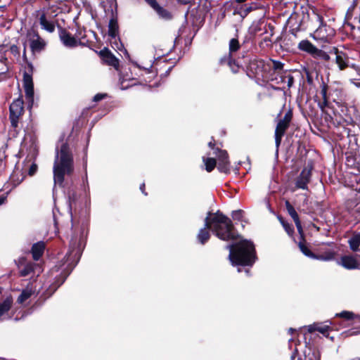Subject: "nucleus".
<instances>
[{"mask_svg":"<svg viewBox=\"0 0 360 360\" xmlns=\"http://www.w3.org/2000/svg\"><path fill=\"white\" fill-rule=\"evenodd\" d=\"M291 118H292V114L290 112H288L285 115L284 117L281 120L286 122L288 124H290Z\"/></svg>","mask_w":360,"mask_h":360,"instance_id":"c9c22d12","label":"nucleus"},{"mask_svg":"<svg viewBox=\"0 0 360 360\" xmlns=\"http://www.w3.org/2000/svg\"><path fill=\"white\" fill-rule=\"evenodd\" d=\"M157 13L158 16L164 20H169L172 18L171 13L167 9L164 8L157 2L156 0H145Z\"/></svg>","mask_w":360,"mask_h":360,"instance_id":"f8f14e48","label":"nucleus"},{"mask_svg":"<svg viewBox=\"0 0 360 360\" xmlns=\"http://www.w3.org/2000/svg\"><path fill=\"white\" fill-rule=\"evenodd\" d=\"M314 57H321L322 58H323L324 60H329L330 58V56L325 52L322 51L321 50V53L320 54H316V56Z\"/></svg>","mask_w":360,"mask_h":360,"instance_id":"e433bc0d","label":"nucleus"},{"mask_svg":"<svg viewBox=\"0 0 360 360\" xmlns=\"http://www.w3.org/2000/svg\"><path fill=\"white\" fill-rule=\"evenodd\" d=\"M33 291L31 288H27L23 290L20 295H19L17 302L19 304H23L26 302V301L31 297Z\"/></svg>","mask_w":360,"mask_h":360,"instance_id":"a878e982","label":"nucleus"},{"mask_svg":"<svg viewBox=\"0 0 360 360\" xmlns=\"http://www.w3.org/2000/svg\"><path fill=\"white\" fill-rule=\"evenodd\" d=\"M335 62L338 65L340 70H342L347 67V61L345 55L342 52L338 51V49H335Z\"/></svg>","mask_w":360,"mask_h":360,"instance_id":"412c9836","label":"nucleus"},{"mask_svg":"<svg viewBox=\"0 0 360 360\" xmlns=\"http://www.w3.org/2000/svg\"><path fill=\"white\" fill-rule=\"evenodd\" d=\"M348 244L351 250L353 252L359 251L360 247V233H354L348 240Z\"/></svg>","mask_w":360,"mask_h":360,"instance_id":"6ab92c4d","label":"nucleus"},{"mask_svg":"<svg viewBox=\"0 0 360 360\" xmlns=\"http://www.w3.org/2000/svg\"><path fill=\"white\" fill-rule=\"evenodd\" d=\"M75 256H77V260H79V257H80V252L79 250L77 251V252L75 253Z\"/></svg>","mask_w":360,"mask_h":360,"instance_id":"a18cd8bd","label":"nucleus"},{"mask_svg":"<svg viewBox=\"0 0 360 360\" xmlns=\"http://www.w3.org/2000/svg\"><path fill=\"white\" fill-rule=\"evenodd\" d=\"M12 304L13 299L11 297H8L0 302V321L9 319L11 317L10 311Z\"/></svg>","mask_w":360,"mask_h":360,"instance_id":"9b49d317","label":"nucleus"},{"mask_svg":"<svg viewBox=\"0 0 360 360\" xmlns=\"http://www.w3.org/2000/svg\"><path fill=\"white\" fill-rule=\"evenodd\" d=\"M229 250V259L233 265L252 266L256 259L253 243L246 240L235 245H226Z\"/></svg>","mask_w":360,"mask_h":360,"instance_id":"7ed1b4c3","label":"nucleus"},{"mask_svg":"<svg viewBox=\"0 0 360 360\" xmlns=\"http://www.w3.org/2000/svg\"><path fill=\"white\" fill-rule=\"evenodd\" d=\"M352 84H353L357 88H360V82H356L355 79H350Z\"/></svg>","mask_w":360,"mask_h":360,"instance_id":"37998d69","label":"nucleus"},{"mask_svg":"<svg viewBox=\"0 0 360 360\" xmlns=\"http://www.w3.org/2000/svg\"><path fill=\"white\" fill-rule=\"evenodd\" d=\"M293 331H294V329H292V328H290L289 329V333H292Z\"/></svg>","mask_w":360,"mask_h":360,"instance_id":"864d4df0","label":"nucleus"},{"mask_svg":"<svg viewBox=\"0 0 360 360\" xmlns=\"http://www.w3.org/2000/svg\"><path fill=\"white\" fill-rule=\"evenodd\" d=\"M25 176H23L21 179H20L18 181V184H20V182L22 181V180L24 179Z\"/></svg>","mask_w":360,"mask_h":360,"instance_id":"603ef678","label":"nucleus"},{"mask_svg":"<svg viewBox=\"0 0 360 360\" xmlns=\"http://www.w3.org/2000/svg\"><path fill=\"white\" fill-rule=\"evenodd\" d=\"M105 61L109 65L115 68H117L119 66V60L117 58H115L112 53H108L105 56Z\"/></svg>","mask_w":360,"mask_h":360,"instance_id":"c756f323","label":"nucleus"},{"mask_svg":"<svg viewBox=\"0 0 360 360\" xmlns=\"http://www.w3.org/2000/svg\"><path fill=\"white\" fill-rule=\"evenodd\" d=\"M300 251L307 257L315 259L316 255H314L311 250L302 242H300L298 244Z\"/></svg>","mask_w":360,"mask_h":360,"instance_id":"7c9ffc66","label":"nucleus"},{"mask_svg":"<svg viewBox=\"0 0 360 360\" xmlns=\"http://www.w3.org/2000/svg\"><path fill=\"white\" fill-rule=\"evenodd\" d=\"M240 48V44L237 39H231L229 41V53L225 56L232 57L233 54Z\"/></svg>","mask_w":360,"mask_h":360,"instance_id":"cd10ccee","label":"nucleus"},{"mask_svg":"<svg viewBox=\"0 0 360 360\" xmlns=\"http://www.w3.org/2000/svg\"><path fill=\"white\" fill-rule=\"evenodd\" d=\"M232 217L235 220H240V219L242 218V211L241 210L233 211Z\"/></svg>","mask_w":360,"mask_h":360,"instance_id":"72a5a7b5","label":"nucleus"},{"mask_svg":"<svg viewBox=\"0 0 360 360\" xmlns=\"http://www.w3.org/2000/svg\"><path fill=\"white\" fill-rule=\"evenodd\" d=\"M203 162L205 165V169L210 172H212L214 167H216L217 162L214 158H203Z\"/></svg>","mask_w":360,"mask_h":360,"instance_id":"c85d7f7f","label":"nucleus"},{"mask_svg":"<svg viewBox=\"0 0 360 360\" xmlns=\"http://www.w3.org/2000/svg\"><path fill=\"white\" fill-rule=\"evenodd\" d=\"M209 229L221 240H229L236 238L231 219L219 212L213 214L209 213L205 218V226L200 229L197 236L198 242L202 245L210 239Z\"/></svg>","mask_w":360,"mask_h":360,"instance_id":"f257e3e1","label":"nucleus"},{"mask_svg":"<svg viewBox=\"0 0 360 360\" xmlns=\"http://www.w3.org/2000/svg\"><path fill=\"white\" fill-rule=\"evenodd\" d=\"M245 272H246V274H248V273H249V270H248V269H246V270H245Z\"/></svg>","mask_w":360,"mask_h":360,"instance_id":"6e6d98bb","label":"nucleus"},{"mask_svg":"<svg viewBox=\"0 0 360 360\" xmlns=\"http://www.w3.org/2000/svg\"><path fill=\"white\" fill-rule=\"evenodd\" d=\"M72 254V252H71L70 253V255H68V257H67V261H68V262H69V261H70V255H71Z\"/></svg>","mask_w":360,"mask_h":360,"instance_id":"3c124183","label":"nucleus"},{"mask_svg":"<svg viewBox=\"0 0 360 360\" xmlns=\"http://www.w3.org/2000/svg\"><path fill=\"white\" fill-rule=\"evenodd\" d=\"M70 207H72V202L70 200Z\"/></svg>","mask_w":360,"mask_h":360,"instance_id":"13d9d810","label":"nucleus"},{"mask_svg":"<svg viewBox=\"0 0 360 360\" xmlns=\"http://www.w3.org/2000/svg\"><path fill=\"white\" fill-rule=\"evenodd\" d=\"M238 1H242L243 0H238Z\"/></svg>","mask_w":360,"mask_h":360,"instance_id":"052dcab7","label":"nucleus"},{"mask_svg":"<svg viewBox=\"0 0 360 360\" xmlns=\"http://www.w3.org/2000/svg\"><path fill=\"white\" fill-rule=\"evenodd\" d=\"M283 68V64L278 60H273V68L275 70H282Z\"/></svg>","mask_w":360,"mask_h":360,"instance_id":"f704fd0d","label":"nucleus"},{"mask_svg":"<svg viewBox=\"0 0 360 360\" xmlns=\"http://www.w3.org/2000/svg\"><path fill=\"white\" fill-rule=\"evenodd\" d=\"M337 264L349 270L360 269V262L354 255H344L337 262Z\"/></svg>","mask_w":360,"mask_h":360,"instance_id":"1a4fd4ad","label":"nucleus"},{"mask_svg":"<svg viewBox=\"0 0 360 360\" xmlns=\"http://www.w3.org/2000/svg\"><path fill=\"white\" fill-rule=\"evenodd\" d=\"M350 334L351 335H354V334H356V333L355 332H352Z\"/></svg>","mask_w":360,"mask_h":360,"instance_id":"4d7b16f0","label":"nucleus"},{"mask_svg":"<svg viewBox=\"0 0 360 360\" xmlns=\"http://www.w3.org/2000/svg\"><path fill=\"white\" fill-rule=\"evenodd\" d=\"M74 171L72 154L66 143H63L57 151L53 165V180L55 184L61 186L65 175H70Z\"/></svg>","mask_w":360,"mask_h":360,"instance_id":"f03ea898","label":"nucleus"},{"mask_svg":"<svg viewBox=\"0 0 360 360\" xmlns=\"http://www.w3.org/2000/svg\"><path fill=\"white\" fill-rule=\"evenodd\" d=\"M314 39L320 42H329L333 36V30L326 25H321L311 34Z\"/></svg>","mask_w":360,"mask_h":360,"instance_id":"0eeeda50","label":"nucleus"},{"mask_svg":"<svg viewBox=\"0 0 360 360\" xmlns=\"http://www.w3.org/2000/svg\"><path fill=\"white\" fill-rule=\"evenodd\" d=\"M60 38L65 46L75 47L78 44V41L65 30L61 31Z\"/></svg>","mask_w":360,"mask_h":360,"instance_id":"f3484780","label":"nucleus"},{"mask_svg":"<svg viewBox=\"0 0 360 360\" xmlns=\"http://www.w3.org/2000/svg\"><path fill=\"white\" fill-rule=\"evenodd\" d=\"M351 3V6L349 8V11H353L354 8L356 6L358 0H349Z\"/></svg>","mask_w":360,"mask_h":360,"instance_id":"4c0bfd02","label":"nucleus"},{"mask_svg":"<svg viewBox=\"0 0 360 360\" xmlns=\"http://www.w3.org/2000/svg\"><path fill=\"white\" fill-rule=\"evenodd\" d=\"M289 124L286 122L280 120L276 126L275 130V143L276 147V150L278 151V148L281 145L282 137L284 135L286 129L288 128Z\"/></svg>","mask_w":360,"mask_h":360,"instance_id":"ddd939ff","label":"nucleus"},{"mask_svg":"<svg viewBox=\"0 0 360 360\" xmlns=\"http://www.w3.org/2000/svg\"><path fill=\"white\" fill-rule=\"evenodd\" d=\"M218 160V169L221 172L228 173L229 172V161L228 159V154L226 150L217 149L216 153Z\"/></svg>","mask_w":360,"mask_h":360,"instance_id":"9d476101","label":"nucleus"},{"mask_svg":"<svg viewBox=\"0 0 360 360\" xmlns=\"http://www.w3.org/2000/svg\"><path fill=\"white\" fill-rule=\"evenodd\" d=\"M18 267L20 269V274L22 276H28L31 274V273H34V274L37 273L38 275L41 272V268L38 265L32 262H28L24 265L20 264Z\"/></svg>","mask_w":360,"mask_h":360,"instance_id":"4468645a","label":"nucleus"},{"mask_svg":"<svg viewBox=\"0 0 360 360\" xmlns=\"http://www.w3.org/2000/svg\"><path fill=\"white\" fill-rule=\"evenodd\" d=\"M298 49L311 54L313 56H315L316 54L321 53V50L314 46L308 40H302L298 44Z\"/></svg>","mask_w":360,"mask_h":360,"instance_id":"2eb2a0df","label":"nucleus"},{"mask_svg":"<svg viewBox=\"0 0 360 360\" xmlns=\"http://www.w3.org/2000/svg\"><path fill=\"white\" fill-rule=\"evenodd\" d=\"M7 195H8V193L0 195V205L4 204L5 202L6 201Z\"/></svg>","mask_w":360,"mask_h":360,"instance_id":"a19ab883","label":"nucleus"},{"mask_svg":"<svg viewBox=\"0 0 360 360\" xmlns=\"http://www.w3.org/2000/svg\"><path fill=\"white\" fill-rule=\"evenodd\" d=\"M294 83V78L292 75L288 77V86L290 88Z\"/></svg>","mask_w":360,"mask_h":360,"instance_id":"58836bf2","label":"nucleus"},{"mask_svg":"<svg viewBox=\"0 0 360 360\" xmlns=\"http://www.w3.org/2000/svg\"><path fill=\"white\" fill-rule=\"evenodd\" d=\"M17 172H18V169L16 171H15L14 173L13 174V175H12V178L13 179H14V177H15V176Z\"/></svg>","mask_w":360,"mask_h":360,"instance_id":"8fccbe9b","label":"nucleus"},{"mask_svg":"<svg viewBox=\"0 0 360 360\" xmlns=\"http://www.w3.org/2000/svg\"><path fill=\"white\" fill-rule=\"evenodd\" d=\"M219 63L221 65L227 64L230 67L231 71L234 73L238 72L239 70V66L236 64L235 60L232 58V57L224 56L220 58Z\"/></svg>","mask_w":360,"mask_h":360,"instance_id":"4be33fe9","label":"nucleus"},{"mask_svg":"<svg viewBox=\"0 0 360 360\" xmlns=\"http://www.w3.org/2000/svg\"><path fill=\"white\" fill-rule=\"evenodd\" d=\"M45 248L44 243L43 242H39L33 245L32 248V254L34 260H38L43 255Z\"/></svg>","mask_w":360,"mask_h":360,"instance_id":"aec40b11","label":"nucleus"},{"mask_svg":"<svg viewBox=\"0 0 360 360\" xmlns=\"http://www.w3.org/2000/svg\"><path fill=\"white\" fill-rule=\"evenodd\" d=\"M329 324L314 323L308 326V330L310 333L316 330L326 335L329 330Z\"/></svg>","mask_w":360,"mask_h":360,"instance_id":"b1692460","label":"nucleus"},{"mask_svg":"<svg viewBox=\"0 0 360 360\" xmlns=\"http://www.w3.org/2000/svg\"><path fill=\"white\" fill-rule=\"evenodd\" d=\"M105 97V94H98L94 97V101H98L102 100Z\"/></svg>","mask_w":360,"mask_h":360,"instance_id":"ea45409f","label":"nucleus"},{"mask_svg":"<svg viewBox=\"0 0 360 360\" xmlns=\"http://www.w3.org/2000/svg\"><path fill=\"white\" fill-rule=\"evenodd\" d=\"M208 145H209V146H210V148H213L214 144L212 143V142H211V141H210V142L208 143Z\"/></svg>","mask_w":360,"mask_h":360,"instance_id":"09e8293b","label":"nucleus"},{"mask_svg":"<svg viewBox=\"0 0 360 360\" xmlns=\"http://www.w3.org/2000/svg\"><path fill=\"white\" fill-rule=\"evenodd\" d=\"M37 168H38V167H37V164H35V163L32 162V163L30 165V167H29V169H28V174H29L30 176H33V175H34V174H35V173H36V172H37Z\"/></svg>","mask_w":360,"mask_h":360,"instance_id":"473e14b6","label":"nucleus"},{"mask_svg":"<svg viewBox=\"0 0 360 360\" xmlns=\"http://www.w3.org/2000/svg\"><path fill=\"white\" fill-rule=\"evenodd\" d=\"M337 252L332 250H328L323 253L316 255V259L321 261H332L335 259Z\"/></svg>","mask_w":360,"mask_h":360,"instance_id":"5701e85b","label":"nucleus"},{"mask_svg":"<svg viewBox=\"0 0 360 360\" xmlns=\"http://www.w3.org/2000/svg\"><path fill=\"white\" fill-rule=\"evenodd\" d=\"M356 19L358 20V22L360 24V7H359V14Z\"/></svg>","mask_w":360,"mask_h":360,"instance_id":"49530a36","label":"nucleus"},{"mask_svg":"<svg viewBox=\"0 0 360 360\" xmlns=\"http://www.w3.org/2000/svg\"><path fill=\"white\" fill-rule=\"evenodd\" d=\"M23 87L25 89L26 98L28 102L32 105L34 101V85L32 77L26 72L23 75Z\"/></svg>","mask_w":360,"mask_h":360,"instance_id":"6e6552de","label":"nucleus"},{"mask_svg":"<svg viewBox=\"0 0 360 360\" xmlns=\"http://www.w3.org/2000/svg\"><path fill=\"white\" fill-rule=\"evenodd\" d=\"M250 10V8H247L245 11V14H247L248 12H249Z\"/></svg>","mask_w":360,"mask_h":360,"instance_id":"de8ad7c7","label":"nucleus"},{"mask_svg":"<svg viewBox=\"0 0 360 360\" xmlns=\"http://www.w3.org/2000/svg\"><path fill=\"white\" fill-rule=\"evenodd\" d=\"M0 60H6V58H5L4 56H1V59H0Z\"/></svg>","mask_w":360,"mask_h":360,"instance_id":"5fc2aeb1","label":"nucleus"},{"mask_svg":"<svg viewBox=\"0 0 360 360\" xmlns=\"http://www.w3.org/2000/svg\"><path fill=\"white\" fill-rule=\"evenodd\" d=\"M118 24L116 20L110 19L108 25V34L112 38H115L118 34Z\"/></svg>","mask_w":360,"mask_h":360,"instance_id":"393cba45","label":"nucleus"},{"mask_svg":"<svg viewBox=\"0 0 360 360\" xmlns=\"http://www.w3.org/2000/svg\"><path fill=\"white\" fill-rule=\"evenodd\" d=\"M312 169L313 165L311 162H309L296 179L295 186L297 188L304 190L307 189V185L311 179Z\"/></svg>","mask_w":360,"mask_h":360,"instance_id":"423d86ee","label":"nucleus"},{"mask_svg":"<svg viewBox=\"0 0 360 360\" xmlns=\"http://www.w3.org/2000/svg\"><path fill=\"white\" fill-rule=\"evenodd\" d=\"M326 93H327L326 87L325 86H323L322 89H321V94L323 96V98L324 101H326V99H327V98H326Z\"/></svg>","mask_w":360,"mask_h":360,"instance_id":"79ce46f5","label":"nucleus"},{"mask_svg":"<svg viewBox=\"0 0 360 360\" xmlns=\"http://www.w3.org/2000/svg\"><path fill=\"white\" fill-rule=\"evenodd\" d=\"M285 207L288 214L294 220L298 232L300 233V235H302V228L297 212L288 201L285 202Z\"/></svg>","mask_w":360,"mask_h":360,"instance_id":"dca6fc26","label":"nucleus"},{"mask_svg":"<svg viewBox=\"0 0 360 360\" xmlns=\"http://www.w3.org/2000/svg\"><path fill=\"white\" fill-rule=\"evenodd\" d=\"M41 29L51 33L55 30V25L53 21L47 19L46 13H42L39 18Z\"/></svg>","mask_w":360,"mask_h":360,"instance_id":"a211bd4d","label":"nucleus"},{"mask_svg":"<svg viewBox=\"0 0 360 360\" xmlns=\"http://www.w3.org/2000/svg\"><path fill=\"white\" fill-rule=\"evenodd\" d=\"M278 220L283 225V226L285 231L287 232V233L289 236H291L294 232V228H293L292 225L286 222L282 217H278Z\"/></svg>","mask_w":360,"mask_h":360,"instance_id":"2f4dec72","label":"nucleus"},{"mask_svg":"<svg viewBox=\"0 0 360 360\" xmlns=\"http://www.w3.org/2000/svg\"><path fill=\"white\" fill-rule=\"evenodd\" d=\"M240 271H241L240 268H238V272H240Z\"/></svg>","mask_w":360,"mask_h":360,"instance_id":"bf43d9fd","label":"nucleus"},{"mask_svg":"<svg viewBox=\"0 0 360 360\" xmlns=\"http://www.w3.org/2000/svg\"><path fill=\"white\" fill-rule=\"evenodd\" d=\"M144 189H145V184L143 183L141 186H140V190L141 191V192L144 194V195H147L146 193H145L144 191Z\"/></svg>","mask_w":360,"mask_h":360,"instance_id":"c03bdc74","label":"nucleus"},{"mask_svg":"<svg viewBox=\"0 0 360 360\" xmlns=\"http://www.w3.org/2000/svg\"><path fill=\"white\" fill-rule=\"evenodd\" d=\"M27 40L32 53H39L44 49L46 42L34 30H30L27 34Z\"/></svg>","mask_w":360,"mask_h":360,"instance_id":"39448f33","label":"nucleus"},{"mask_svg":"<svg viewBox=\"0 0 360 360\" xmlns=\"http://www.w3.org/2000/svg\"><path fill=\"white\" fill-rule=\"evenodd\" d=\"M23 100L21 97L14 100L10 105V120L12 127L16 128L18 120L24 111Z\"/></svg>","mask_w":360,"mask_h":360,"instance_id":"20e7f679","label":"nucleus"},{"mask_svg":"<svg viewBox=\"0 0 360 360\" xmlns=\"http://www.w3.org/2000/svg\"><path fill=\"white\" fill-rule=\"evenodd\" d=\"M335 316L346 320H352L356 319L360 321V315L355 314L354 313L349 311H343L340 313L336 314Z\"/></svg>","mask_w":360,"mask_h":360,"instance_id":"bb28decb","label":"nucleus"}]
</instances>
